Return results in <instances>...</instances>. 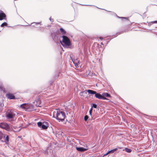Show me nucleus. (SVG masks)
Here are the masks:
<instances>
[{
	"label": "nucleus",
	"instance_id": "obj_1",
	"mask_svg": "<svg viewBox=\"0 0 157 157\" xmlns=\"http://www.w3.org/2000/svg\"><path fill=\"white\" fill-rule=\"evenodd\" d=\"M53 117L59 121H63L65 117V114L64 112L59 109H56L53 112Z\"/></svg>",
	"mask_w": 157,
	"mask_h": 157
},
{
	"label": "nucleus",
	"instance_id": "obj_16",
	"mask_svg": "<svg viewBox=\"0 0 157 157\" xmlns=\"http://www.w3.org/2000/svg\"><path fill=\"white\" fill-rule=\"evenodd\" d=\"M7 24L6 22H4L2 23L1 25V27H3L4 26H7Z\"/></svg>",
	"mask_w": 157,
	"mask_h": 157
},
{
	"label": "nucleus",
	"instance_id": "obj_21",
	"mask_svg": "<svg viewBox=\"0 0 157 157\" xmlns=\"http://www.w3.org/2000/svg\"><path fill=\"white\" fill-rule=\"evenodd\" d=\"M6 143L8 142L9 141V136H7L6 137Z\"/></svg>",
	"mask_w": 157,
	"mask_h": 157
},
{
	"label": "nucleus",
	"instance_id": "obj_12",
	"mask_svg": "<svg viewBox=\"0 0 157 157\" xmlns=\"http://www.w3.org/2000/svg\"><path fill=\"white\" fill-rule=\"evenodd\" d=\"M117 149H118L117 148H116L112 150L109 151L105 154L104 155H106L111 153H113L114 151H117Z\"/></svg>",
	"mask_w": 157,
	"mask_h": 157
},
{
	"label": "nucleus",
	"instance_id": "obj_17",
	"mask_svg": "<svg viewBox=\"0 0 157 157\" xmlns=\"http://www.w3.org/2000/svg\"><path fill=\"white\" fill-rule=\"evenodd\" d=\"M25 106L26 105L25 104H23L21 105V107L23 109H26L27 108H26Z\"/></svg>",
	"mask_w": 157,
	"mask_h": 157
},
{
	"label": "nucleus",
	"instance_id": "obj_18",
	"mask_svg": "<svg viewBox=\"0 0 157 157\" xmlns=\"http://www.w3.org/2000/svg\"><path fill=\"white\" fill-rule=\"evenodd\" d=\"M92 111H93V109H92V107L91 108V109H90V111H89L90 114L91 116L92 115Z\"/></svg>",
	"mask_w": 157,
	"mask_h": 157
},
{
	"label": "nucleus",
	"instance_id": "obj_13",
	"mask_svg": "<svg viewBox=\"0 0 157 157\" xmlns=\"http://www.w3.org/2000/svg\"><path fill=\"white\" fill-rule=\"evenodd\" d=\"M60 30L61 33H62V34L63 35H64L66 34V31H65L63 28H60Z\"/></svg>",
	"mask_w": 157,
	"mask_h": 157
},
{
	"label": "nucleus",
	"instance_id": "obj_3",
	"mask_svg": "<svg viewBox=\"0 0 157 157\" xmlns=\"http://www.w3.org/2000/svg\"><path fill=\"white\" fill-rule=\"evenodd\" d=\"M87 92L90 94H95V97L99 99H105L102 96V94L101 95L99 93H97L95 91L91 90H88Z\"/></svg>",
	"mask_w": 157,
	"mask_h": 157
},
{
	"label": "nucleus",
	"instance_id": "obj_15",
	"mask_svg": "<svg viewBox=\"0 0 157 157\" xmlns=\"http://www.w3.org/2000/svg\"><path fill=\"white\" fill-rule=\"evenodd\" d=\"M125 150L128 153L131 152L132 151L130 149L127 148H125Z\"/></svg>",
	"mask_w": 157,
	"mask_h": 157
},
{
	"label": "nucleus",
	"instance_id": "obj_8",
	"mask_svg": "<svg viewBox=\"0 0 157 157\" xmlns=\"http://www.w3.org/2000/svg\"><path fill=\"white\" fill-rule=\"evenodd\" d=\"M6 17V14L3 13L2 10H0V20L5 19Z\"/></svg>",
	"mask_w": 157,
	"mask_h": 157
},
{
	"label": "nucleus",
	"instance_id": "obj_14",
	"mask_svg": "<svg viewBox=\"0 0 157 157\" xmlns=\"http://www.w3.org/2000/svg\"><path fill=\"white\" fill-rule=\"evenodd\" d=\"M6 125H7V124L5 123H1L0 124V127L2 128H5V127H4V126Z\"/></svg>",
	"mask_w": 157,
	"mask_h": 157
},
{
	"label": "nucleus",
	"instance_id": "obj_23",
	"mask_svg": "<svg viewBox=\"0 0 157 157\" xmlns=\"http://www.w3.org/2000/svg\"><path fill=\"white\" fill-rule=\"evenodd\" d=\"M75 65L76 67H79L78 64H77L76 63L75 64Z\"/></svg>",
	"mask_w": 157,
	"mask_h": 157
},
{
	"label": "nucleus",
	"instance_id": "obj_9",
	"mask_svg": "<svg viewBox=\"0 0 157 157\" xmlns=\"http://www.w3.org/2000/svg\"><path fill=\"white\" fill-rule=\"evenodd\" d=\"M6 97L7 98L10 99L15 98V96L13 94L10 93L7 94H6Z\"/></svg>",
	"mask_w": 157,
	"mask_h": 157
},
{
	"label": "nucleus",
	"instance_id": "obj_4",
	"mask_svg": "<svg viewBox=\"0 0 157 157\" xmlns=\"http://www.w3.org/2000/svg\"><path fill=\"white\" fill-rule=\"evenodd\" d=\"M62 42L66 45L69 46L71 45V42L69 38L67 36L63 35L62 36Z\"/></svg>",
	"mask_w": 157,
	"mask_h": 157
},
{
	"label": "nucleus",
	"instance_id": "obj_6",
	"mask_svg": "<svg viewBox=\"0 0 157 157\" xmlns=\"http://www.w3.org/2000/svg\"><path fill=\"white\" fill-rule=\"evenodd\" d=\"M37 125L39 127L43 129H46L48 128V126L47 125L42 124L41 122H38Z\"/></svg>",
	"mask_w": 157,
	"mask_h": 157
},
{
	"label": "nucleus",
	"instance_id": "obj_2",
	"mask_svg": "<svg viewBox=\"0 0 157 157\" xmlns=\"http://www.w3.org/2000/svg\"><path fill=\"white\" fill-rule=\"evenodd\" d=\"M16 113L15 111L9 109L6 113V117L9 119H12L14 118L16 116Z\"/></svg>",
	"mask_w": 157,
	"mask_h": 157
},
{
	"label": "nucleus",
	"instance_id": "obj_5",
	"mask_svg": "<svg viewBox=\"0 0 157 157\" xmlns=\"http://www.w3.org/2000/svg\"><path fill=\"white\" fill-rule=\"evenodd\" d=\"M33 103L35 104L36 106L41 107L40 105L41 101L39 97H38V98H37Z\"/></svg>",
	"mask_w": 157,
	"mask_h": 157
},
{
	"label": "nucleus",
	"instance_id": "obj_27",
	"mask_svg": "<svg viewBox=\"0 0 157 157\" xmlns=\"http://www.w3.org/2000/svg\"><path fill=\"white\" fill-rule=\"evenodd\" d=\"M119 149H121L122 148V147H118V148Z\"/></svg>",
	"mask_w": 157,
	"mask_h": 157
},
{
	"label": "nucleus",
	"instance_id": "obj_10",
	"mask_svg": "<svg viewBox=\"0 0 157 157\" xmlns=\"http://www.w3.org/2000/svg\"><path fill=\"white\" fill-rule=\"evenodd\" d=\"M86 91L87 92V90H86L85 91L81 92L79 93L80 95L81 96V97H82V98L85 97L87 94Z\"/></svg>",
	"mask_w": 157,
	"mask_h": 157
},
{
	"label": "nucleus",
	"instance_id": "obj_11",
	"mask_svg": "<svg viewBox=\"0 0 157 157\" xmlns=\"http://www.w3.org/2000/svg\"><path fill=\"white\" fill-rule=\"evenodd\" d=\"M102 96L105 99H107L106 97L110 98L111 97V95L107 93H103L102 94Z\"/></svg>",
	"mask_w": 157,
	"mask_h": 157
},
{
	"label": "nucleus",
	"instance_id": "obj_19",
	"mask_svg": "<svg viewBox=\"0 0 157 157\" xmlns=\"http://www.w3.org/2000/svg\"><path fill=\"white\" fill-rule=\"evenodd\" d=\"M3 136V133L2 132L0 131V140H1Z\"/></svg>",
	"mask_w": 157,
	"mask_h": 157
},
{
	"label": "nucleus",
	"instance_id": "obj_20",
	"mask_svg": "<svg viewBox=\"0 0 157 157\" xmlns=\"http://www.w3.org/2000/svg\"><path fill=\"white\" fill-rule=\"evenodd\" d=\"M88 116H87V115L85 116V117H84L85 121H86L88 119Z\"/></svg>",
	"mask_w": 157,
	"mask_h": 157
},
{
	"label": "nucleus",
	"instance_id": "obj_26",
	"mask_svg": "<svg viewBox=\"0 0 157 157\" xmlns=\"http://www.w3.org/2000/svg\"><path fill=\"white\" fill-rule=\"evenodd\" d=\"M154 23H157V21H154Z\"/></svg>",
	"mask_w": 157,
	"mask_h": 157
},
{
	"label": "nucleus",
	"instance_id": "obj_25",
	"mask_svg": "<svg viewBox=\"0 0 157 157\" xmlns=\"http://www.w3.org/2000/svg\"><path fill=\"white\" fill-rule=\"evenodd\" d=\"M121 18H124V19H127V17H121Z\"/></svg>",
	"mask_w": 157,
	"mask_h": 157
},
{
	"label": "nucleus",
	"instance_id": "obj_22",
	"mask_svg": "<svg viewBox=\"0 0 157 157\" xmlns=\"http://www.w3.org/2000/svg\"><path fill=\"white\" fill-rule=\"evenodd\" d=\"M92 107H93L94 108H96L97 107V105L95 104H93V106Z\"/></svg>",
	"mask_w": 157,
	"mask_h": 157
},
{
	"label": "nucleus",
	"instance_id": "obj_24",
	"mask_svg": "<svg viewBox=\"0 0 157 157\" xmlns=\"http://www.w3.org/2000/svg\"><path fill=\"white\" fill-rule=\"evenodd\" d=\"M99 38L101 40V39H103L104 38L103 37H100Z\"/></svg>",
	"mask_w": 157,
	"mask_h": 157
},
{
	"label": "nucleus",
	"instance_id": "obj_7",
	"mask_svg": "<svg viewBox=\"0 0 157 157\" xmlns=\"http://www.w3.org/2000/svg\"><path fill=\"white\" fill-rule=\"evenodd\" d=\"M76 149L77 151H80V152H83L86 151L88 150V148L87 146H86V148H84L82 147H76Z\"/></svg>",
	"mask_w": 157,
	"mask_h": 157
}]
</instances>
